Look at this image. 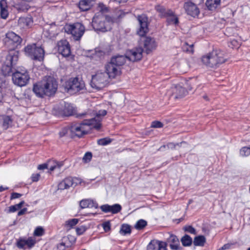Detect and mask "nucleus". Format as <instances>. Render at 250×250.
Returning <instances> with one entry per match:
<instances>
[{
  "instance_id": "33",
  "label": "nucleus",
  "mask_w": 250,
  "mask_h": 250,
  "mask_svg": "<svg viewBox=\"0 0 250 250\" xmlns=\"http://www.w3.org/2000/svg\"><path fill=\"white\" fill-rule=\"evenodd\" d=\"M206 242V238L203 235L196 236L193 241L195 246H203Z\"/></svg>"
},
{
  "instance_id": "45",
  "label": "nucleus",
  "mask_w": 250,
  "mask_h": 250,
  "mask_svg": "<svg viewBox=\"0 0 250 250\" xmlns=\"http://www.w3.org/2000/svg\"><path fill=\"white\" fill-rule=\"evenodd\" d=\"M99 11L101 13H97L96 14H102L104 13H106L108 11L107 7L103 3H99L98 4Z\"/></svg>"
},
{
  "instance_id": "5",
  "label": "nucleus",
  "mask_w": 250,
  "mask_h": 250,
  "mask_svg": "<svg viewBox=\"0 0 250 250\" xmlns=\"http://www.w3.org/2000/svg\"><path fill=\"white\" fill-rule=\"evenodd\" d=\"M18 60V52H9L5 61L2 66L1 71L3 75L9 76L13 74L14 66Z\"/></svg>"
},
{
  "instance_id": "44",
  "label": "nucleus",
  "mask_w": 250,
  "mask_h": 250,
  "mask_svg": "<svg viewBox=\"0 0 250 250\" xmlns=\"http://www.w3.org/2000/svg\"><path fill=\"white\" fill-rule=\"evenodd\" d=\"M112 140L111 139L108 138H104L99 139L97 141V143L99 145L105 146L111 142Z\"/></svg>"
},
{
  "instance_id": "43",
  "label": "nucleus",
  "mask_w": 250,
  "mask_h": 250,
  "mask_svg": "<svg viewBox=\"0 0 250 250\" xmlns=\"http://www.w3.org/2000/svg\"><path fill=\"white\" fill-rule=\"evenodd\" d=\"M58 27L55 23H52L50 24V28L48 29V32L49 33V36L50 37H54L57 33L54 32V31L57 29Z\"/></svg>"
},
{
  "instance_id": "20",
  "label": "nucleus",
  "mask_w": 250,
  "mask_h": 250,
  "mask_svg": "<svg viewBox=\"0 0 250 250\" xmlns=\"http://www.w3.org/2000/svg\"><path fill=\"white\" fill-rule=\"evenodd\" d=\"M36 243L35 239L32 237H29L27 239L20 238L17 242L16 245L19 249H24L25 246L29 249L33 247Z\"/></svg>"
},
{
  "instance_id": "2",
  "label": "nucleus",
  "mask_w": 250,
  "mask_h": 250,
  "mask_svg": "<svg viewBox=\"0 0 250 250\" xmlns=\"http://www.w3.org/2000/svg\"><path fill=\"white\" fill-rule=\"evenodd\" d=\"M93 125V127L97 130H99L101 127L100 121H97L94 117L90 119H86L81 123H73L68 126V129L71 133L72 138L76 137H82L84 135L88 133V131L85 129V126Z\"/></svg>"
},
{
  "instance_id": "23",
  "label": "nucleus",
  "mask_w": 250,
  "mask_h": 250,
  "mask_svg": "<svg viewBox=\"0 0 250 250\" xmlns=\"http://www.w3.org/2000/svg\"><path fill=\"white\" fill-rule=\"evenodd\" d=\"M173 95L175 99L182 98L188 93L185 88L177 84L173 88Z\"/></svg>"
},
{
  "instance_id": "19",
  "label": "nucleus",
  "mask_w": 250,
  "mask_h": 250,
  "mask_svg": "<svg viewBox=\"0 0 250 250\" xmlns=\"http://www.w3.org/2000/svg\"><path fill=\"white\" fill-rule=\"evenodd\" d=\"M184 8L186 13L192 17L198 16L200 13V10L197 6L191 1L185 2Z\"/></svg>"
},
{
  "instance_id": "58",
  "label": "nucleus",
  "mask_w": 250,
  "mask_h": 250,
  "mask_svg": "<svg viewBox=\"0 0 250 250\" xmlns=\"http://www.w3.org/2000/svg\"><path fill=\"white\" fill-rule=\"evenodd\" d=\"M57 249L58 250H64L65 249V243L62 242L58 245Z\"/></svg>"
},
{
  "instance_id": "41",
  "label": "nucleus",
  "mask_w": 250,
  "mask_h": 250,
  "mask_svg": "<svg viewBox=\"0 0 250 250\" xmlns=\"http://www.w3.org/2000/svg\"><path fill=\"white\" fill-rule=\"evenodd\" d=\"M240 154L242 157H247L250 155V147L244 146L240 150Z\"/></svg>"
},
{
  "instance_id": "38",
  "label": "nucleus",
  "mask_w": 250,
  "mask_h": 250,
  "mask_svg": "<svg viewBox=\"0 0 250 250\" xmlns=\"http://www.w3.org/2000/svg\"><path fill=\"white\" fill-rule=\"evenodd\" d=\"M120 232L121 234L125 235L131 233V228L129 225L123 224L122 225Z\"/></svg>"
},
{
  "instance_id": "30",
  "label": "nucleus",
  "mask_w": 250,
  "mask_h": 250,
  "mask_svg": "<svg viewBox=\"0 0 250 250\" xmlns=\"http://www.w3.org/2000/svg\"><path fill=\"white\" fill-rule=\"evenodd\" d=\"M63 109L64 117L72 116L74 115L75 113V109L70 104H65Z\"/></svg>"
},
{
  "instance_id": "50",
  "label": "nucleus",
  "mask_w": 250,
  "mask_h": 250,
  "mask_svg": "<svg viewBox=\"0 0 250 250\" xmlns=\"http://www.w3.org/2000/svg\"><path fill=\"white\" fill-rule=\"evenodd\" d=\"M164 126L163 124L160 121H154L151 123V127L153 128H161Z\"/></svg>"
},
{
  "instance_id": "46",
  "label": "nucleus",
  "mask_w": 250,
  "mask_h": 250,
  "mask_svg": "<svg viewBox=\"0 0 250 250\" xmlns=\"http://www.w3.org/2000/svg\"><path fill=\"white\" fill-rule=\"evenodd\" d=\"M44 229L41 227H37L34 232V235L36 236H41L44 234Z\"/></svg>"
},
{
  "instance_id": "42",
  "label": "nucleus",
  "mask_w": 250,
  "mask_h": 250,
  "mask_svg": "<svg viewBox=\"0 0 250 250\" xmlns=\"http://www.w3.org/2000/svg\"><path fill=\"white\" fill-rule=\"evenodd\" d=\"M229 46L233 49H238L241 45V43L236 40L233 39L229 42Z\"/></svg>"
},
{
  "instance_id": "40",
  "label": "nucleus",
  "mask_w": 250,
  "mask_h": 250,
  "mask_svg": "<svg viewBox=\"0 0 250 250\" xmlns=\"http://www.w3.org/2000/svg\"><path fill=\"white\" fill-rule=\"evenodd\" d=\"M158 240L151 241L147 247V250H158Z\"/></svg>"
},
{
  "instance_id": "60",
  "label": "nucleus",
  "mask_w": 250,
  "mask_h": 250,
  "mask_svg": "<svg viewBox=\"0 0 250 250\" xmlns=\"http://www.w3.org/2000/svg\"><path fill=\"white\" fill-rule=\"evenodd\" d=\"M67 132V130L66 128H63L60 132L59 135L61 137H62L66 135Z\"/></svg>"
},
{
  "instance_id": "47",
  "label": "nucleus",
  "mask_w": 250,
  "mask_h": 250,
  "mask_svg": "<svg viewBox=\"0 0 250 250\" xmlns=\"http://www.w3.org/2000/svg\"><path fill=\"white\" fill-rule=\"evenodd\" d=\"M92 154L90 152H87L85 153L83 157V160L84 163H88L90 162L92 159Z\"/></svg>"
},
{
  "instance_id": "1",
  "label": "nucleus",
  "mask_w": 250,
  "mask_h": 250,
  "mask_svg": "<svg viewBox=\"0 0 250 250\" xmlns=\"http://www.w3.org/2000/svg\"><path fill=\"white\" fill-rule=\"evenodd\" d=\"M58 89V82L50 76H45L41 81L34 83L33 91L39 98H43L45 96L54 95Z\"/></svg>"
},
{
  "instance_id": "28",
  "label": "nucleus",
  "mask_w": 250,
  "mask_h": 250,
  "mask_svg": "<svg viewBox=\"0 0 250 250\" xmlns=\"http://www.w3.org/2000/svg\"><path fill=\"white\" fill-rule=\"evenodd\" d=\"M92 0H81L78 4V7L81 11H86L90 9L92 6Z\"/></svg>"
},
{
  "instance_id": "24",
  "label": "nucleus",
  "mask_w": 250,
  "mask_h": 250,
  "mask_svg": "<svg viewBox=\"0 0 250 250\" xmlns=\"http://www.w3.org/2000/svg\"><path fill=\"white\" fill-rule=\"evenodd\" d=\"M155 10L159 13V16L161 18H166L167 16H172L173 11L171 9H166L164 6L157 5L155 6Z\"/></svg>"
},
{
  "instance_id": "10",
  "label": "nucleus",
  "mask_w": 250,
  "mask_h": 250,
  "mask_svg": "<svg viewBox=\"0 0 250 250\" xmlns=\"http://www.w3.org/2000/svg\"><path fill=\"white\" fill-rule=\"evenodd\" d=\"M30 79L29 72L25 69L16 70L12 74L13 83L20 87L26 85Z\"/></svg>"
},
{
  "instance_id": "25",
  "label": "nucleus",
  "mask_w": 250,
  "mask_h": 250,
  "mask_svg": "<svg viewBox=\"0 0 250 250\" xmlns=\"http://www.w3.org/2000/svg\"><path fill=\"white\" fill-rule=\"evenodd\" d=\"M33 22L31 17H21L18 21V25L22 28H28L30 27Z\"/></svg>"
},
{
  "instance_id": "27",
  "label": "nucleus",
  "mask_w": 250,
  "mask_h": 250,
  "mask_svg": "<svg viewBox=\"0 0 250 250\" xmlns=\"http://www.w3.org/2000/svg\"><path fill=\"white\" fill-rule=\"evenodd\" d=\"M80 207L81 208H97L98 204L91 199H83L80 202Z\"/></svg>"
},
{
  "instance_id": "15",
  "label": "nucleus",
  "mask_w": 250,
  "mask_h": 250,
  "mask_svg": "<svg viewBox=\"0 0 250 250\" xmlns=\"http://www.w3.org/2000/svg\"><path fill=\"white\" fill-rule=\"evenodd\" d=\"M143 37V39L141 40L143 47L142 48L143 51L148 54L156 48L157 43L153 38L146 36Z\"/></svg>"
},
{
  "instance_id": "14",
  "label": "nucleus",
  "mask_w": 250,
  "mask_h": 250,
  "mask_svg": "<svg viewBox=\"0 0 250 250\" xmlns=\"http://www.w3.org/2000/svg\"><path fill=\"white\" fill-rule=\"evenodd\" d=\"M92 25L95 31L105 32L106 29L104 16L102 14H95L92 19Z\"/></svg>"
},
{
  "instance_id": "3",
  "label": "nucleus",
  "mask_w": 250,
  "mask_h": 250,
  "mask_svg": "<svg viewBox=\"0 0 250 250\" xmlns=\"http://www.w3.org/2000/svg\"><path fill=\"white\" fill-rule=\"evenodd\" d=\"M223 52L220 50H213L211 52L202 57V62L207 66L216 68L225 62Z\"/></svg>"
},
{
  "instance_id": "53",
  "label": "nucleus",
  "mask_w": 250,
  "mask_h": 250,
  "mask_svg": "<svg viewBox=\"0 0 250 250\" xmlns=\"http://www.w3.org/2000/svg\"><path fill=\"white\" fill-rule=\"evenodd\" d=\"M79 220L78 219H72L67 221V225L70 227H73L78 223Z\"/></svg>"
},
{
  "instance_id": "6",
  "label": "nucleus",
  "mask_w": 250,
  "mask_h": 250,
  "mask_svg": "<svg viewBox=\"0 0 250 250\" xmlns=\"http://www.w3.org/2000/svg\"><path fill=\"white\" fill-rule=\"evenodd\" d=\"M5 46L9 50V52H16L15 50L21 46L22 38L13 31H9L3 39Z\"/></svg>"
},
{
  "instance_id": "13",
  "label": "nucleus",
  "mask_w": 250,
  "mask_h": 250,
  "mask_svg": "<svg viewBox=\"0 0 250 250\" xmlns=\"http://www.w3.org/2000/svg\"><path fill=\"white\" fill-rule=\"evenodd\" d=\"M84 186V182L79 178L67 177L62 181L58 184V188H70L71 187H76L77 186Z\"/></svg>"
},
{
  "instance_id": "51",
  "label": "nucleus",
  "mask_w": 250,
  "mask_h": 250,
  "mask_svg": "<svg viewBox=\"0 0 250 250\" xmlns=\"http://www.w3.org/2000/svg\"><path fill=\"white\" fill-rule=\"evenodd\" d=\"M102 227L105 232H108L111 229V225L109 221H106L102 224Z\"/></svg>"
},
{
  "instance_id": "11",
  "label": "nucleus",
  "mask_w": 250,
  "mask_h": 250,
  "mask_svg": "<svg viewBox=\"0 0 250 250\" xmlns=\"http://www.w3.org/2000/svg\"><path fill=\"white\" fill-rule=\"evenodd\" d=\"M136 17L139 23V28L137 30V34L141 37H144L149 31L148 18L145 14L138 15Z\"/></svg>"
},
{
  "instance_id": "34",
  "label": "nucleus",
  "mask_w": 250,
  "mask_h": 250,
  "mask_svg": "<svg viewBox=\"0 0 250 250\" xmlns=\"http://www.w3.org/2000/svg\"><path fill=\"white\" fill-rule=\"evenodd\" d=\"M52 113L56 116L64 117L63 109L62 106H60L59 105L55 106L52 110Z\"/></svg>"
},
{
  "instance_id": "48",
  "label": "nucleus",
  "mask_w": 250,
  "mask_h": 250,
  "mask_svg": "<svg viewBox=\"0 0 250 250\" xmlns=\"http://www.w3.org/2000/svg\"><path fill=\"white\" fill-rule=\"evenodd\" d=\"M183 229L187 232H188L191 234H195L196 230L191 226H186L184 227Z\"/></svg>"
},
{
  "instance_id": "52",
  "label": "nucleus",
  "mask_w": 250,
  "mask_h": 250,
  "mask_svg": "<svg viewBox=\"0 0 250 250\" xmlns=\"http://www.w3.org/2000/svg\"><path fill=\"white\" fill-rule=\"evenodd\" d=\"M76 230L78 235H82L85 231L86 228L85 226H82L80 227H77Z\"/></svg>"
},
{
  "instance_id": "22",
  "label": "nucleus",
  "mask_w": 250,
  "mask_h": 250,
  "mask_svg": "<svg viewBox=\"0 0 250 250\" xmlns=\"http://www.w3.org/2000/svg\"><path fill=\"white\" fill-rule=\"evenodd\" d=\"M100 208L104 212H111L113 214H116L121 211L122 207L120 205L118 204H114L112 206L105 204L101 206Z\"/></svg>"
},
{
  "instance_id": "35",
  "label": "nucleus",
  "mask_w": 250,
  "mask_h": 250,
  "mask_svg": "<svg viewBox=\"0 0 250 250\" xmlns=\"http://www.w3.org/2000/svg\"><path fill=\"white\" fill-rule=\"evenodd\" d=\"M181 241L183 246L188 247L192 244V239L189 235L185 234L181 239Z\"/></svg>"
},
{
  "instance_id": "12",
  "label": "nucleus",
  "mask_w": 250,
  "mask_h": 250,
  "mask_svg": "<svg viewBox=\"0 0 250 250\" xmlns=\"http://www.w3.org/2000/svg\"><path fill=\"white\" fill-rule=\"evenodd\" d=\"M85 84L83 80L78 77L71 78L65 83V88L69 92L76 93L84 89Z\"/></svg>"
},
{
  "instance_id": "61",
  "label": "nucleus",
  "mask_w": 250,
  "mask_h": 250,
  "mask_svg": "<svg viewBox=\"0 0 250 250\" xmlns=\"http://www.w3.org/2000/svg\"><path fill=\"white\" fill-rule=\"evenodd\" d=\"M232 245V244H229V243H228V244H225L222 247V250H227V249H229L230 248L231 246Z\"/></svg>"
},
{
  "instance_id": "8",
  "label": "nucleus",
  "mask_w": 250,
  "mask_h": 250,
  "mask_svg": "<svg viewBox=\"0 0 250 250\" xmlns=\"http://www.w3.org/2000/svg\"><path fill=\"white\" fill-rule=\"evenodd\" d=\"M109 78H112L109 76L106 70L104 72H97L92 76L90 85L92 88L100 90L107 84Z\"/></svg>"
},
{
  "instance_id": "21",
  "label": "nucleus",
  "mask_w": 250,
  "mask_h": 250,
  "mask_svg": "<svg viewBox=\"0 0 250 250\" xmlns=\"http://www.w3.org/2000/svg\"><path fill=\"white\" fill-rule=\"evenodd\" d=\"M167 242L171 250H180L182 249L179 239L175 235H169V236L167 238Z\"/></svg>"
},
{
  "instance_id": "17",
  "label": "nucleus",
  "mask_w": 250,
  "mask_h": 250,
  "mask_svg": "<svg viewBox=\"0 0 250 250\" xmlns=\"http://www.w3.org/2000/svg\"><path fill=\"white\" fill-rule=\"evenodd\" d=\"M63 165V162H58L56 160H49L47 163L39 165L38 166V169L44 170L48 169L50 171H52L55 169H60Z\"/></svg>"
},
{
  "instance_id": "63",
  "label": "nucleus",
  "mask_w": 250,
  "mask_h": 250,
  "mask_svg": "<svg viewBox=\"0 0 250 250\" xmlns=\"http://www.w3.org/2000/svg\"><path fill=\"white\" fill-rule=\"evenodd\" d=\"M26 211H27V208H23L18 212V215L21 216V215L24 214Z\"/></svg>"
},
{
  "instance_id": "29",
  "label": "nucleus",
  "mask_w": 250,
  "mask_h": 250,
  "mask_svg": "<svg viewBox=\"0 0 250 250\" xmlns=\"http://www.w3.org/2000/svg\"><path fill=\"white\" fill-rule=\"evenodd\" d=\"M0 14L1 18L6 19L9 15L7 10V4L6 0L0 1Z\"/></svg>"
},
{
  "instance_id": "59",
  "label": "nucleus",
  "mask_w": 250,
  "mask_h": 250,
  "mask_svg": "<svg viewBox=\"0 0 250 250\" xmlns=\"http://www.w3.org/2000/svg\"><path fill=\"white\" fill-rule=\"evenodd\" d=\"M93 52L92 55L90 56V57L92 58H95L96 56L99 55V54H102L103 52L101 51H92Z\"/></svg>"
},
{
  "instance_id": "62",
  "label": "nucleus",
  "mask_w": 250,
  "mask_h": 250,
  "mask_svg": "<svg viewBox=\"0 0 250 250\" xmlns=\"http://www.w3.org/2000/svg\"><path fill=\"white\" fill-rule=\"evenodd\" d=\"M193 46H194V45L193 44L190 45L189 46V47L188 48H187L186 51L193 53L194 52Z\"/></svg>"
},
{
  "instance_id": "39",
  "label": "nucleus",
  "mask_w": 250,
  "mask_h": 250,
  "mask_svg": "<svg viewBox=\"0 0 250 250\" xmlns=\"http://www.w3.org/2000/svg\"><path fill=\"white\" fill-rule=\"evenodd\" d=\"M147 225V222L143 219H140L137 222L135 228L138 230L143 229Z\"/></svg>"
},
{
  "instance_id": "31",
  "label": "nucleus",
  "mask_w": 250,
  "mask_h": 250,
  "mask_svg": "<svg viewBox=\"0 0 250 250\" xmlns=\"http://www.w3.org/2000/svg\"><path fill=\"white\" fill-rule=\"evenodd\" d=\"M220 4V0H207L206 5L210 11L215 10Z\"/></svg>"
},
{
  "instance_id": "9",
  "label": "nucleus",
  "mask_w": 250,
  "mask_h": 250,
  "mask_svg": "<svg viewBox=\"0 0 250 250\" xmlns=\"http://www.w3.org/2000/svg\"><path fill=\"white\" fill-rule=\"evenodd\" d=\"M64 29L66 33L71 34L76 41L80 40L85 31L84 25L80 22L66 24Z\"/></svg>"
},
{
  "instance_id": "55",
  "label": "nucleus",
  "mask_w": 250,
  "mask_h": 250,
  "mask_svg": "<svg viewBox=\"0 0 250 250\" xmlns=\"http://www.w3.org/2000/svg\"><path fill=\"white\" fill-rule=\"evenodd\" d=\"M40 178V174L39 173L33 174L31 177L32 182H35L39 181Z\"/></svg>"
},
{
  "instance_id": "26",
  "label": "nucleus",
  "mask_w": 250,
  "mask_h": 250,
  "mask_svg": "<svg viewBox=\"0 0 250 250\" xmlns=\"http://www.w3.org/2000/svg\"><path fill=\"white\" fill-rule=\"evenodd\" d=\"M13 120L10 116L6 115H0V124L4 129H7L11 125Z\"/></svg>"
},
{
  "instance_id": "56",
  "label": "nucleus",
  "mask_w": 250,
  "mask_h": 250,
  "mask_svg": "<svg viewBox=\"0 0 250 250\" xmlns=\"http://www.w3.org/2000/svg\"><path fill=\"white\" fill-rule=\"evenodd\" d=\"M107 114V111L105 110H101L96 113V116L99 117L100 116H104Z\"/></svg>"
},
{
  "instance_id": "57",
  "label": "nucleus",
  "mask_w": 250,
  "mask_h": 250,
  "mask_svg": "<svg viewBox=\"0 0 250 250\" xmlns=\"http://www.w3.org/2000/svg\"><path fill=\"white\" fill-rule=\"evenodd\" d=\"M19 210L15 205L10 206L8 208V210L7 211L8 213L14 212Z\"/></svg>"
},
{
  "instance_id": "54",
  "label": "nucleus",
  "mask_w": 250,
  "mask_h": 250,
  "mask_svg": "<svg viewBox=\"0 0 250 250\" xmlns=\"http://www.w3.org/2000/svg\"><path fill=\"white\" fill-rule=\"evenodd\" d=\"M105 20L107 22L113 23L115 21L116 19L112 17L106 15L104 17V21Z\"/></svg>"
},
{
  "instance_id": "16",
  "label": "nucleus",
  "mask_w": 250,
  "mask_h": 250,
  "mask_svg": "<svg viewBox=\"0 0 250 250\" xmlns=\"http://www.w3.org/2000/svg\"><path fill=\"white\" fill-rule=\"evenodd\" d=\"M57 47L59 53L62 56L67 57L70 55V46L67 40H63L58 42L57 43Z\"/></svg>"
},
{
  "instance_id": "36",
  "label": "nucleus",
  "mask_w": 250,
  "mask_h": 250,
  "mask_svg": "<svg viewBox=\"0 0 250 250\" xmlns=\"http://www.w3.org/2000/svg\"><path fill=\"white\" fill-rule=\"evenodd\" d=\"M94 115V114L92 115L91 112L89 111H88L84 113L77 114L76 117L78 118L83 119V120L86 119H90L92 117H94L96 119Z\"/></svg>"
},
{
  "instance_id": "4",
  "label": "nucleus",
  "mask_w": 250,
  "mask_h": 250,
  "mask_svg": "<svg viewBox=\"0 0 250 250\" xmlns=\"http://www.w3.org/2000/svg\"><path fill=\"white\" fill-rule=\"evenodd\" d=\"M127 57L124 55H115L111 57L110 62L106 65L105 70L109 76L115 78L121 74V67L126 62Z\"/></svg>"
},
{
  "instance_id": "64",
  "label": "nucleus",
  "mask_w": 250,
  "mask_h": 250,
  "mask_svg": "<svg viewBox=\"0 0 250 250\" xmlns=\"http://www.w3.org/2000/svg\"><path fill=\"white\" fill-rule=\"evenodd\" d=\"M21 196V194L18 193H13L11 195V199H16L19 198Z\"/></svg>"
},
{
  "instance_id": "7",
  "label": "nucleus",
  "mask_w": 250,
  "mask_h": 250,
  "mask_svg": "<svg viewBox=\"0 0 250 250\" xmlns=\"http://www.w3.org/2000/svg\"><path fill=\"white\" fill-rule=\"evenodd\" d=\"M26 55L32 60L42 62L44 57V50L41 46H37L36 43L28 44L24 49Z\"/></svg>"
},
{
  "instance_id": "32",
  "label": "nucleus",
  "mask_w": 250,
  "mask_h": 250,
  "mask_svg": "<svg viewBox=\"0 0 250 250\" xmlns=\"http://www.w3.org/2000/svg\"><path fill=\"white\" fill-rule=\"evenodd\" d=\"M166 21L168 24H173L176 26L179 23V18L174 12L172 16L166 17Z\"/></svg>"
},
{
  "instance_id": "18",
  "label": "nucleus",
  "mask_w": 250,
  "mask_h": 250,
  "mask_svg": "<svg viewBox=\"0 0 250 250\" xmlns=\"http://www.w3.org/2000/svg\"><path fill=\"white\" fill-rule=\"evenodd\" d=\"M143 49L142 47H138L129 50L127 52V59L132 62H137L141 60L143 57Z\"/></svg>"
},
{
  "instance_id": "49",
  "label": "nucleus",
  "mask_w": 250,
  "mask_h": 250,
  "mask_svg": "<svg viewBox=\"0 0 250 250\" xmlns=\"http://www.w3.org/2000/svg\"><path fill=\"white\" fill-rule=\"evenodd\" d=\"M167 242L158 241V250H167Z\"/></svg>"
},
{
  "instance_id": "37",
  "label": "nucleus",
  "mask_w": 250,
  "mask_h": 250,
  "mask_svg": "<svg viewBox=\"0 0 250 250\" xmlns=\"http://www.w3.org/2000/svg\"><path fill=\"white\" fill-rule=\"evenodd\" d=\"M182 143H186L185 142L183 141L180 143H176L174 144L173 143H168L166 145H163L161 146L159 149V150H163L164 149L166 148V147H167L168 149H175L176 146H181V144Z\"/></svg>"
}]
</instances>
